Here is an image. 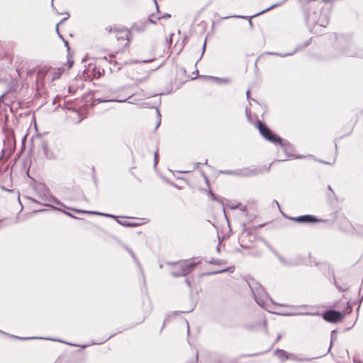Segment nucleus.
Listing matches in <instances>:
<instances>
[{
    "mask_svg": "<svg viewBox=\"0 0 363 363\" xmlns=\"http://www.w3.org/2000/svg\"><path fill=\"white\" fill-rule=\"evenodd\" d=\"M77 212H82V213H94V212H89V211H77Z\"/></svg>",
    "mask_w": 363,
    "mask_h": 363,
    "instance_id": "nucleus-15",
    "label": "nucleus"
},
{
    "mask_svg": "<svg viewBox=\"0 0 363 363\" xmlns=\"http://www.w3.org/2000/svg\"><path fill=\"white\" fill-rule=\"evenodd\" d=\"M249 93H250V91H247V96L249 95Z\"/></svg>",
    "mask_w": 363,
    "mask_h": 363,
    "instance_id": "nucleus-26",
    "label": "nucleus"
},
{
    "mask_svg": "<svg viewBox=\"0 0 363 363\" xmlns=\"http://www.w3.org/2000/svg\"><path fill=\"white\" fill-rule=\"evenodd\" d=\"M43 73V71L38 72V74L40 76Z\"/></svg>",
    "mask_w": 363,
    "mask_h": 363,
    "instance_id": "nucleus-19",
    "label": "nucleus"
},
{
    "mask_svg": "<svg viewBox=\"0 0 363 363\" xmlns=\"http://www.w3.org/2000/svg\"><path fill=\"white\" fill-rule=\"evenodd\" d=\"M225 271H226V269H223V270L220 271L219 272H225Z\"/></svg>",
    "mask_w": 363,
    "mask_h": 363,
    "instance_id": "nucleus-23",
    "label": "nucleus"
},
{
    "mask_svg": "<svg viewBox=\"0 0 363 363\" xmlns=\"http://www.w3.org/2000/svg\"><path fill=\"white\" fill-rule=\"evenodd\" d=\"M41 150L45 157L48 159H52L55 157V154L50 149L47 142L43 141L41 145Z\"/></svg>",
    "mask_w": 363,
    "mask_h": 363,
    "instance_id": "nucleus-6",
    "label": "nucleus"
},
{
    "mask_svg": "<svg viewBox=\"0 0 363 363\" xmlns=\"http://www.w3.org/2000/svg\"><path fill=\"white\" fill-rule=\"evenodd\" d=\"M257 303H258V304H259V305H261V304H262L260 302H259V301H258V300H257Z\"/></svg>",
    "mask_w": 363,
    "mask_h": 363,
    "instance_id": "nucleus-22",
    "label": "nucleus"
},
{
    "mask_svg": "<svg viewBox=\"0 0 363 363\" xmlns=\"http://www.w3.org/2000/svg\"><path fill=\"white\" fill-rule=\"evenodd\" d=\"M339 311L328 310L323 313V319L329 323H337L341 321L343 318L351 312L352 308L349 302L345 300H340L335 305Z\"/></svg>",
    "mask_w": 363,
    "mask_h": 363,
    "instance_id": "nucleus-1",
    "label": "nucleus"
},
{
    "mask_svg": "<svg viewBox=\"0 0 363 363\" xmlns=\"http://www.w3.org/2000/svg\"><path fill=\"white\" fill-rule=\"evenodd\" d=\"M196 263L191 261H181L173 264L172 274L174 277L186 276L191 273Z\"/></svg>",
    "mask_w": 363,
    "mask_h": 363,
    "instance_id": "nucleus-3",
    "label": "nucleus"
},
{
    "mask_svg": "<svg viewBox=\"0 0 363 363\" xmlns=\"http://www.w3.org/2000/svg\"><path fill=\"white\" fill-rule=\"evenodd\" d=\"M170 16H171L170 14L166 13V14L162 16L161 17H159V19H160V18H170Z\"/></svg>",
    "mask_w": 363,
    "mask_h": 363,
    "instance_id": "nucleus-12",
    "label": "nucleus"
},
{
    "mask_svg": "<svg viewBox=\"0 0 363 363\" xmlns=\"http://www.w3.org/2000/svg\"><path fill=\"white\" fill-rule=\"evenodd\" d=\"M63 72V69L62 68H57V69H49L45 72L46 75L48 76L52 81H54L61 76L62 73Z\"/></svg>",
    "mask_w": 363,
    "mask_h": 363,
    "instance_id": "nucleus-5",
    "label": "nucleus"
},
{
    "mask_svg": "<svg viewBox=\"0 0 363 363\" xmlns=\"http://www.w3.org/2000/svg\"><path fill=\"white\" fill-rule=\"evenodd\" d=\"M26 140V135H25V136L23 137V141H24V140Z\"/></svg>",
    "mask_w": 363,
    "mask_h": 363,
    "instance_id": "nucleus-21",
    "label": "nucleus"
},
{
    "mask_svg": "<svg viewBox=\"0 0 363 363\" xmlns=\"http://www.w3.org/2000/svg\"><path fill=\"white\" fill-rule=\"evenodd\" d=\"M280 338H281V335H278L277 339V341L279 340H280Z\"/></svg>",
    "mask_w": 363,
    "mask_h": 363,
    "instance_id": "nucleus-17",
    "label": "nucleus"
},
{
    "mask_svg": "<svg viewBox=\"0 0 363 363\" xmlns=\"http://www.w3.org/2000/svg\"><path fill=\"white\" fill-rule=\"evenodd\" d=\"M240 206V203H238V204L232 203V204L228 205L229 208L231 209H235V208H238Z\"/></svg>",
    "mask_w": 363,
    "mask_h": 363,
    "instance_id": "nucleus-10",
    "label": "nucleus"
},
{
    "mask_svg": "<svg viewBox=\"0 0 363 363\" xmlns=\"http://www.w3.org/2000/svg\"><path fill=\"white\" fill-rule=\"evenodd\" d=\"M101 75V73L99 70L96 71V67H94L90 69V68L87 70L86 73V78L91 80L93 78H99Z\"/></svg>",
    "mask_w": 363,
    "mask_h": 363,
    "instance_id": "nucleus-7",
    "label": "nucleus"
},
{
    "mask_svg": "<svg viewBox=\"0 0 363 363\" xmlns=\"http://www.w3.org/2000/svg\"><path fill=\"white\" fill-rule=\"evenodd\" d=\"M150 21L151 23H155V22H154L153 21H152V20H150Z\"/></svg>",
    "mask_w": 363,
    "mask_h": 363,
    "instance_id": "nucleus-24",
    "label": "nucleus"
},
{
    "mask_svg": "<svg viewBox=\"0 0 363 363\" xmlns=\"http://www.w3.org/2000/svg\"><path fill=\"white\" fill-rule=\"evenodd\" d=\"M295 220L297 222H301V223H311V222H315L317 220L315 217L310 216V215L298 216V217L296 218Z\"/></svg>",
    "mask_w": 363,
    "mask_h": 363,
    "instance_id": "nucleus-8",
    "label": "nucleus"
},
{
    "mask_svg": "<svg viewBox=\"0 0 363 363\" xmlns=\"http://www.w3.org/2000/svg\"><path fill=\"white\" fill-rule=\"evenodd\" d=\"M273 7H274V6H272V7H270V8H269V9H267L265 10V11H269V9H272V8H273ZM263 12H264V11Z\"/></svg>",
    "mask_w": 363,
    "mask_h": 363,
    "instance_id": "nucleus-18",
    "label": "nucleus"
},
{
    "mask_svg": "<svg viewBox=\"0 0 363 363\" xmlns=\"http://www.w3.org/2000/svg\"><path fill=\"white\" fill-rule=\"evenodd\" d=\"M237 17H238V18H240V16H238ZM240 18H243V17H242V16H240Z\"/></svg>",
    "mask_w": 363,
    "mask_h": 363,
    "instance_id": "nucleus-27",
    "label": "nucleus"
},
{
    "mask_svg": "<svg viewBox=\"0 0 363 363\" xmlns=\"http://www.w3.org/2000/svg\"><path fill=\"white\" fill-rule=\"evenodd\" d=\"M108 33L115 34L118 51H122L127 48L131 40V33L126 28H119L117 26H108L105 28Z\"/></svg>",
    "mask_w": 363,
    "mask_h": 363,
    "instance_id": "nucleus-2",
    "label": "nucleus"
},
{
    "mask_svg": "<svg viewBox=\"0 0 363 363\" xmlns=\"http://www.w3.org/2000/svg\"><path fill=\"white\" fill-rule=\"evenodd\" d=\"M274 354L281 361L289 359L288 354L285 350L277 349L274 351Z\"/></svg>",
    "mask_w": 363,
    "mask_h": 363,
    "instance_id": "nucleus-9",
    "label": "nucleus"
},
{
    "mask_svg": "<svg viewBox=\"0 0 363 363\" xmlns=\"http://www.w3.org/2000/svg\"><path fill=\"white\" fill-rule=\"evenodd\" d=\"M152 60H145L144 62H152Z\"/></svg>",
    "mask_w": 363,
    "mask_h": 363,
    "instance_id": "nucleus-16",
    "label": "nucleus"
},
{
    "mask_svg": "<svg viewBox=\"0 0 363 363\" xmlns=\"http://www.w3.org/2000/svg\"><path fill=\"white\" fill-rule=\"evenodd\" d=\"M67 64H68V68H71L73 65V61L68 60Z\"/></svg>",
    "mask_w": 363,
    "mask_h": 363,
    "instance_id": "nucleus-13",
    "label": "nucleus"
},
{
    "mask_svg": "<svg viewBox=\"0 0 363 363\" xmlns=\"http://www.w3.org/2000/svg\"><path fill=\"white\" fill-rule=\"evenodd\" d=\"M223 262V261H222V260H213L211 262V263L214 264H220Z\"/></svg>",
    "mask_w": 363,
    "mask_h": 363,
    "instance_id": "nucleus-11",
    "label": "nucleus"
},
{
    "mask_svg": "<svg viewBox=\"0 0 363 363\" xmlns=\"http://www.w3.org/2000/svg\"><path fill=\"white\" fill-rule=\"evenodd\" d=\"M257 128H258L260 134L267 140L274 143L275 144H281V139L275 135L264 123L260 121H258L256 123Z\"/></svg>",
    "mask_w": 363,
    "mask_h": 363,
    "instance_id": "nucleus-4",
    "label": "nucleus"
},
{
    "mask_svg": "<svg viewBox=\"0 0 363 363\" xmlns=\"http://www.w3.org/2000/svg\"><path fill=\"white\" fill-rule=\"evenodd\" d=\"M58 26H59V23H58V24H57V26H56V30H57V31H58Z\"/></svg>",
    "mask_w": 363,
    "mask_h": 363,
    "instance_id": "nucleus-20",
    "label": "nucleus"
},
{
    "mask_svg": "<svg viewBox=\"0 0 363 363\" xmlns=\"http://www.w3.org/2000/svg\"><path fill=\"white\" fill-rule=\"evenodd\" d=\"M186 282L190 286V283H189V281L188 280L186 281Z\"/></svg>",
    "mask_w": 363,
    "mask_h": 363,
    "instance_id": "nucleus-25",
    "label": "nucleus"
},
{
    "mask_svg": "<svg viewBox=\"0 0 363 363\" xmlns=\"http://www.w3.org/2000/svg\"><path fill=\"white\" fill-rule=\"evenodd\" d=\"M157 152H155V164L157 163Z\"/></svg>",
    "mask_w": 363,
    "mask_h": 363,
    "instance_id": "nucleus-14",
    "label": "nucleus"
}]
</instances>
